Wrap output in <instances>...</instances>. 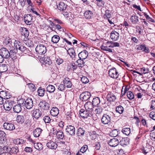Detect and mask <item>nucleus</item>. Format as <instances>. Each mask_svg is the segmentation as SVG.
<instances>
[{
    "label": "nucleus",
    "mask_w": 155,
    "mask_h": 155,
    "mask_svg": "<svg viewBox=\"0 0 155 155\" xmlns=\"http://www.w3.org/2000/svg\"><path fill=\"white\" fill-rule=\"evenodd\" d=\"M64 25L55 24L54 26L55 27V28H56V29H57L58 30L61 31H62L61 29H63V27L62 26Z\"/></svg>",
    "instance_id": "nucleus-62"
},
{
    "label": "nucleus",
    "mask_w": 155,
    "mask_h": 155,
    "mask_svg": "<svg viewBox=\"0 0 155 155\" xmlns=\"http://www.w3.org/2000/svg\"><path fill=\"white\" fill-rule=\"evenodd\" d=\"M124 109L121 105H119L116 108L115 111L117 113L119 114H122L124 111Z\"/></svg>",
    "instance_id": "nucleus-40"
},
{
    "label": "nucleus",
    "mask_w": 155,
    "mask_h": 155,
    "mask_svg": "<svg viewBox=\"0 0 155 155\" xmlns=\"http://www.w3.org/2000/svg\"><path fill=\"white\" fill-rule=\"evenodd\" d=\"M43 120L45 123H48L50 122L51 119L48 116H46L44 117Z\"/></svg>",
    "instance_id": "nucleus-59"
},
{
    "label": "nucleus",
    "mask_w": 155,
    "mask_h": 155,
    "mask_svg": "<svg viewBox=\"0 0 155 155\" xmlns=\"http://www.w3.org/2000/svg\"><path fill=\"white\" fill-rule=\"evenodd\" d=\"M0 54L5 59L8 58L11 56L9 51L5 48H2L0 49Z\"/></svg>",
    "instance_id": "nucleus-6"
},
{
    "label": "nucleus",
    "mask_w": 155,
    "mask_h": 155,
    "mask_svg": "<svg viewBox=\"0 0 155 155\" xmlns=\"http://www.w3.org/2000/svg\"><path fill=\"white\" fill-rule=\"evenodd\" d=\"M67 7V5L66 4L63 2H61L59 3L57 6V8L58 10L61 11H64L66 9Z\"/></svg>",
    "instance_id": "nucleus-23"
},
{
    "label": "nucleus",
    "mask_w": 155,
    "mask_h": 155,
    "mask_svg": "<svg viewBox=\"0 0 155 155\" xmlns=\"http://www.w3.org/2000/svg\"><path fill=\"white\" fill-rule=\"evenodd\" d=\"M79 114L81 117L85 119L89 117H91L92 114L86 109H81L79 110Z\"/></svg>",
    "instance_id": "nucleus-8"
},
{
    "label": "nucleus",
    "mask_w": 155,
    "mask_h": 155,
    "mask_svg": "<svg viewBox=\"0 0 155 155\" xmlns=\"http://www.w3.org/2000/svg\"><path fill=\"white\" fill-rule=\"evenodd\" d=\"M8 69V66L6 64H2L0 65V72L1 73L6 71Z\"/></svg>",
    "instance_id": "nucleus-44"
},
{
    "label": "nucleus",
    "mask_w": 155,
    "mask_h": 155,
    "mask_svg": "<svg viewBox=\"0 0 155 155\" xmlns=\"http://www.w3.org/2000/svg\"><path fill=\"white\" fill-rule=\"evenodd\" d=\"M111 11L108 9L106 10L105 11V13L104 14V18H107L109 19L111 18V14L110 12Z\"/></svg>",
    "instance_id": "nucleus-55"
},
{
    "label": "nucleus",
    "mask_w": 155,
    "mask_h": 155,
    "mask_svg": "<svg viewBox=\"0 0 155 155\" xmlns=\"http://www.w3.org/2000/svg\"><path fill=\"white\" fill-rule=\"evenodd\" d=\"M130 139L128 137L122 138L119 143L120 145L123 147H125L129 144Z\"/></svg>",
    "instance_id": "nucleus-20"
},
{
    "label": "nucleus",
    "mask_w": 155,
    "mask_h": 155,
    "mask_svg": "<svg viewBox=\"0 0 155 155\" xmlns=\"http://www.w3.org/2000/svg\"><path fill=\"white\" fill-rule=\"evenodd\" d=\"M97 107V108L95 109L94 110L95 113L97 114H100L103 111V108L100 106Z\"/></svg>",
    "instance_id": "nucleus-47"
},
{
    "label": "nucleus",
    "mask_w": 155,
    "mask_h": 155,
    "mask_svg": "<svg viewBox=\"0 0 155 155\" xmlns=\"http://www.w3.org/2000/svg\"><path fill=\"white\" fill-rule=\"evenodd\" d=\"M114 116V114L112 112L110 111L104 114L101 118V122L104 124H110L111 118Z\"/></svg>",
    "instance_id": "nucleus-1"
},
{
    "label": "nucleus",
    "mask_w": 155,
    "mask_h": 155,
    "mask_svg": "<svg viewBox=\"0 0 155 155\" xmlns=\"http://www.w3.org/2000/svg\"><path fill=\"white\" fill-rule=\"evenodd\" d=\"M20 51L23 52L25 54H28L30 53V51L27 48L24 46L21 45L19 48L18 49Z\"/></svg>",
    "instance_id": "nucleus-33"
},
{
    "label": "nucleus",
    "mask_w": 155,
    "mask_h": 155,
    "mask_svg": "<svg viewBox=\"0 0 155 155\" xmlns=\"http://www.w3.org/2000/svg\"><path fill=\"white\" fill-rule=\"evenodd\" d=\"M150 136L151 139V141L150 142L151 144H152V147L154 148L155 146V143L154 142L155 141V133L154 132L151 133L150 134Z\"/></svg>",
    "instance_id": "nucleus-25"
},
{
    "label": "nucleus",
    "mask_w": 155,
    "mask_h": 155,
    "mask_svg": "<svg viewBox=\"0 0 155 155\" xmlns=\"http://www.w3.org/2000/svg\"><path fill=\"white\" fill-rule=\"evenodd\" d=\"M21 34L23 35L25 38H27L29 36V32L28 31L26 28H23L22 29L21 31Z\"/></svg>",
    "instance_id": "nucleus-35"
},
{
    "label": "nucleus",
    "mask_w": 155,
    "mask_h": 155,
    "mask_svg": "<svg viewBox=\"0 0 155 155\" xmlns=\"http://www.w3.org/2000/svg\"><path fill=\"white\" fill-rule=\"evenodd\" d=\"M25 118L22 115H18L16 118L17 122L21 124L23 123L25 121Z\"/></svg>",
    "instance_id": "nucleus-38"
},
{
    "label": "nucleus",
    "mask_w": 155,
    "mask_h": 155,
    "mask_svg": "<svg viewBox=\"0 0 155 155\" xmlns=\"http://www.w3.org/2000/svg\"><path fill=\"white\" fill-rule=\"evenodd\" d=\"M88 54L87 51L86 50H84L78 54V56L79 59L84 60L87 57Z\"/></svg>",
    "instance_id": "nucleus-17"
},
{
    "label": "nucleus",
    "mask_w": 155,
    "mask_h": 155,
    "mask_svg": "<svg viewBox=\"0 0 155 155\" xmlns=\"http://www.w3.org/2000/svg\"><path fill=\"white\" fill-rule=\"evenodd\" d=\"M63 84L65 87L68 88L72 87L73 85L71 81H70V79L67 77H66L63 80Z\"/></svg>",
    "instance_id": "nucleus-16"
},
{
    "label": "nucleus",
    "mask_w": 155,
    "mask_h": 155,
    "mask_svg": "<svg viewBox=\"0 0 155 155\" xmlns=\"http://www.w3.org/2000/svg\"><path fill=\"white\" fill-rule=\"evenodd\" d=\"M3 126L5 129L10 131L13 130L15 129L14 124L10 123L5 122L4 123Z\"/></svg>",
    "instance_id": "nucleus-13"
},
{
    "label": "nucleus",
    "mask_w": 155,
    "mask_h": 155,
    "mask_svg": "<svg viewBox=\"0 0 155 155\" xmlns=\"http://www.w3.org/2000/svg\"><path fill=\"white\" fill-rule=\"evenodd\" d=\"M109 74L111 78L114 79L117 78L119 75L118 72L115 68H112L109 70Z\"/></svg>",
    "instance_id": "nucleus-9"
},
{
    "label": "nucleus",
    "mask_w": 155,
    "mask_h": 155,
    "mask_svg": "<svg viewBox=\"0 0 155 155\" xmlns=\"http://www.w3.org/2000/svg\"><path fill=\"white\" fill-rule=\"evenodd\" d=\"M137 46L138 47L137 48V50H142V51L147 53L149 52V48L146 47V45L144 44H141L138 45Z\"/></svg>",
    "instance_id": "nucleus-22"
},
{
    "label": "nucleus",
    "mask_w": 155,
    "mask_h": 155,
    "mask_svg": "<svg viewBox=\"0 0 155 155\" xmlns=\"http://www.w3.org/2000/svg\"><path fill=\"white\" fill-rule=\"evenodd\" d=\"M56 137L59 140L62 139L64 137V135L63 132L61 130L58 131H55Z\"/></svg>",
    "instance_id": "nucleus-27"
},
{
    "label": "nucleus",
    "mask_w": 155,
    "mask_h": 155,
    "mask_svg": "<svg viewBox=\"0 0 155 155\" xmlns=\"http://www.w3.org/2000/svg\"><path fill=\"white\" fill-rule=\"evenodd\" d=\"M25 99H23V98L20 99L18 101V105H20L21 107H24L25 106Z\"/></svg>",
    "instance_id": "nucleus-53"
},
{
    "label": "nucleus",
    "mask_w": 155,
    "mask_h": 155,
    "mask_svg": "<svg viewBox=\"0 0 155 155\" xmlns=\"http://www.w3.org/2000/svg\"><path fill=\"white\" fill-rule=\"evenodd\" d=\"M74 114V113L72 112L68 113V114L66 115V118L68 120H70L73 118Z\"/></svg>",
    "instance_id": "nucleus-52"
},
{
    "label": "nucleus",
    "mask_w": 155,
    "mask_h": 155,
    "mask_svg": "<svg viewBox=\"0 0 155 155\" xmlns=\"http://www.w3.org/2000/svg\"><path fill=\"white\" fill-rule=\"evenodd\" d=\"M110 35V37L113 41H115L118 40L119 37V34L118 32L115 31H112Z\"/></svg>",
    "instance_id": "nucleus-18"
},
{
    "label": "nucleus",
    "mask_w": 155,
    "mask_h": 155,
    "mask_svg": "<svg viewBox=\"0 0 155 155\" xmlns=\"http://www.w3.org/2000/svg\"><path fill=\"white\" fill-rule=\"evenodd\" d=\"M25 142V141L21 138H17L13 140L14 143L16 145H21L23 144Z\"/></svg>",
    "instance_id": "nucleus-34"
},
{
    "label": "nucleus",
    "mask_w": 155,
    "mask_h": 155,
    "mask_svg": "<svg viewBox=\"0 0 155 155\" xmlns=\"http://www.w3.org/2000/svg\"><path fill=\"white\" fill-rule=\"evenodd\" d=\"M110 135L112 137H116L118 135V131L117 129L113 130L110 132Z\"/></svg>",
    "instance_id": "nucleus-50"
},
{
    "label": "nucleus",
    "mask_w": 155,
    "mask_h": 155,
    "mask_svg": "<svg viewBox=\"0 0 155 155\" xmlns=\"http://www.w3.org/2000/svg\"><path fill=\"white\" fill-rule=\"evenodd\" d=\"M46 146L49 149L54 150L57 148L58 145L55 142L51 140H48L47 141Z\"/></svg>",
    "instance_id": "nucleus-10"
},
{
    "label": "nucleus",
    "mask_w": 155,
    "mask_h": 155,
    "mask_svg": "<svg viewBox=\"0 0 155 155\" xmlns=\"http://www.w3.org/2000/svg\"><path fill=\"white\" fill-rule=\"evenodd\" d=\"M88 149V146L87 145H84L81 148L80 152L82 153L85 152Z\"/></svg>",
    "instance_id": "nucleus-58"
},
{
    "label": "nucleus",
    "mask_w": 155,
    "mask_h": 155,
    "mask_svg": "<svg viewBox=\"0 0 155 155\" xmlns=\"http://www.w3.org/2000/svg\"><path fill=\"white\" fill-rule=\"evenodd\" d=\"M60 39V37L57 35H54L51 38V41L54 43H58Z\"/></svg>",
    "instance_id": "nucleus-39"
},
{
    "label": "nucleus",
    "mask_w": 155,
    "mask_h": 155,
    "mask_svg": "<svg viewBox=\"0 0 155 155\" xmlns=\"http://www.w3.org/2000/svg\"><path fill=\"white\" fill-rule=\"evenodd\" d=\"M39 109L41 110H49L50 105L48 102L45 101H41L40 102L38 105Z\"/></svg>",
    "instance_id": "nucleus-3"
},
{
    "label": "nucleus",
    "mask_w": 155,
    "mask_h": 155,
    "mask_svg": "<svg viewBox=\"0 0 155 155\" xmlns=\"http://www.w3.org/2000/svg\"><path fill=\"white\" fill-rule=\"evenodd\" d=\"M140 71L141 72V73L138 72L137 73L141 75H143V74H145L148 73L149 71V69L147 68H146L144 67H143L140 68Z\"/></svg>",
    "instance_id": "nucleus-37"
},
{
    "label": "nucleus",
    "mask_w": 155,
    "mask_h": 155,
    "mask_svg": "<svg viewBox=\"0 0 155 155\" xmlns=\"http://www.w3.org/2000/svg\"><path fill=\"white\" fill-rule=\"evenodd\" d=\"M10 152L12 153L17 154L19 152L18 147L17 146H15L12 147L11 148Z\"/></svg>",
    "instance_id": "nucleus-46"
},
{
    "label": "nucleus",
    "mask_w": 155,
    "mask_h": 155,
    "mask_svg": "<svg viewBox=\"0 0 155 155\" xmlns=\"http://www.w3.org/2000/svg\"><path fill=\"white\" fill-rule=\"evenodd\" d=\"M14 48L18 50L21 45V42L18 40H15L14 42Z\"/></svg>",
    "instance_id": "nucleus-48"
},
{
    "label": "nucleus",
    "mask_w": 155,
    "mask_h": 155,
    "mask_svg": "<svg viewBox=\"0 0 155 155\" xmlns=\"http://www.w3.org/2000/svg\"><path fill=\"white\" fill-rule=\"evenodd\" d=\"M36 52L40 54H44L46 51V47L43 45L40 44L38 45L35 48Z\"/></svg>",
    "instance_id": "nucleus-5"
},
{
    "label": "nucleus",
    "mask_w": 155,
    "mask_h": 155,
    "mask_svg": "<svg viewBox=\"0 0 155 155\" xmlns=\"http://www.w3.org/2000/svg\"><path fill=\"white\" fill-rule=\"evenodd\" d=\"M53 21L54 22H55V24L58 23V24L61 25H64V23H63L62 21L61 20L58 18H53Z\"/></svg>",
    "instance_id": "nucleus-57"
},
{
    "label": "nucleus",
    "mask_w": 155,
    "mask_h": 155,
    "mask_svg": "<svg viewBox=\"0 0 155 155\" xmlns=\"http://www.w3.org/2000/svg\"><path fill=\"white\" fill-rule=\"evenodd\" d=\"M150 148L151 147L150 145H147V147H143L141 149V151L143 153L146 154L150 151L151 150Z\"/></svg>",
    "instance_id": "nucleus-31"
},
{
    "label": "nucleus",
    "mask_w": 155,
    "mask_h": 155,
    "mask_svg": "<svg viewBox=\"0 0 155 155\" xmlns=\"http://www.w3.org/2000/svg\"><path fill=\"white\" fill-rule=\"evenodd\" d=\"M94 107L92 102L90 101L87 102L84 105L85 109L92 114L93 112V108Z\"/></svg>",
    "instance_id": "nucleus-14"
},
{
    "label": "nucleus",
    "mask_w": 155,
    "mask_h": 155,
    "mask_svg": "<svg viewBox=\"0 0 155 155\" xmlns=\"http://www.w3.org/2000/svg\"><path fill=\"white\" fill-rule=\"evenodd\" d=\"M38 95L39 96L42 97L44 95L45 90L42 89L41 87H39L38 90Z\"/></svg>",
    "instance_id": "nucleus-49"
},
{
    "label": "nucleus",
    "mask_w": 155,
    "mask_h": 155,
    "mask_svg": "<svg viewBox=\"0 0 155 155\" xmlns=\"http://www.w3.org/2000/svg\"><path fill=\"white\" fill-rule=\"evenodd\" d=\"M119 143V142L118 140L115 138L110 139L108 143L109 145L112 147L117 146Z\"/></svg>",
    "instance_id": "nucleus-19"
},
{
    "label": "nucleus",
    "mask_w": 155,
    "mask_h": 155,
    "mask_svg": "<svg viewBox=\"0 0 155 155\" xmlns=\"http://www.w3.org/2000/svg\"><path fill=\"white\" fill-rule=\"evenodd\" d=\"M14 103V101H11L10 100H6L4 104V108L6 110H9L12 109Z\"/></svg>",
    "instance_id": "nucleus-7"
},
{
    "label": "nucleus",
    "mask_w": 155,
    "mask_h": 155,
    "mask_svg": "<svg viewBox=\"0 0 155 155\" xmlns=\"http://www.w3.org/2000/svg\"><path fill=\"white\" fill-rule=\"evenodd\" d=\"M81 81L83 83L85 84L89 82L88 79L85 76H83L81 78Z\"/></svg>",
    "instance_id": "nucleus-60"
},
{
    "label": "nucleus",
    "mask_w": 155,
    "mask_h": 155,
    "mask_svg": "<svg viewBox=\"0 0 155 155\" xmlns=\"http://www.w3.org/2000/svg\"><path fill=\"white\" fill-rule=\"evenodd\" d=\"M43 61L46 64H47L48 65H50L52 63L51 61L50 58L48 57H45Z\"/></svg>",
    "instance_id": "nucleus-51"
},
{
    "label": "nucleus",
    "mask_w": 155,
    "mask_h": 155,
    "mask_svg": "<svg viewBox=\"0 0 155 155\" xmlns=\"http://www.w3.org/2000/svg\"><path fill=\"white\" fill-rule=\"evenodd\" d=\"M42 131V130L40 128L36 129L33 131V134L34 136L36 137H39Z\"/></svg>",
    "instance_id": "nucleus-26"
},
{
    "label": "nucleus",
    "mask_w": 155,
    "mask_h": 155,
    "mask_svg": "<svg viewBox=\"0 0 155 155\" xmlns=\"http://www.w3.org/2000/svg\"><path fill=\"white\" fill-rule=\"evenodd\" d=\"M65 131L67 134L71 136L75 135V129L74 126L71 125H68L66 127Z\"/></svg>",
    "instance_id": "nucleus-2"
},
{
    "label": "nucleus",
    "mask_w": 155,
    "mask_h": 155,
    "mask_svg": "<svg viewBox=\"0 0 155 155\" xmlns=\"http://www.w3.org/2000/svg\"><path fill=\"white\" fill-rule=\"evenodd\" d=\"M100 103V101L99 97H96L94 98L92 100V103L94 107L99 106L98 105Z\"/></svg>",
    "instance_id": "nucleus-29"
},
{
    "label": "nucleus",
    "mask_w": 155,
    "mask_h": 155,
    "mask_svg": "<svg viewBox=\"0 0 155 155\" xmlns=\"http://www.w3.org/2000/svg\"><path fill=\"white\" fill-rule=\"evenodd\" d=\"M94 12L92 11L87 10L85 11L84 13V16L86 19H91L93 16Z\"/></svg>",
    "instance_id": "nucleus-15"
},
{
    "label": "nucleus",
    "mask_w": 155,
    "mask_h": 155,
    "mask_svg": "<svg viewBox=\"0 0 155 155\" xmlns=\"http://www.w3.org/2000/svg\"><path fill=\"white\" fill-rule=\"evenodd\" d=\"M122 132L126 135L128 136L129 135L130 132V129L129 128H124L121 131Z\"/></svg>",
    "instance_id": "nucleus-45"
},
{
    "label": "nucleus",
    "mask_w": 155,
    "mask_h": 155,
    "mask_svg": "<svg viewBox=\"0 0 155 155\" xmlns=\"http://www.w3.org/2000/svg\"><path fill=\"white\" fill-rule=\"evenodd\" d=\"M18 51V49L15 48L14 47L13 49H12L10 50L9 53L11 54L10 58H11L13 59V56L14 55V54H16L17 52Z\"/></svg>",
    "instance_id": "nucleus-54"
},
{
    "label": "nucleus",
    "mask_w": 155,
    "mask_h": 155,
    "mask_svg": "<svg viewBox=\"0 0 155 155\" xmlns=\"http://www.w3.org/2000/svg\"><path fill=\"white\" fill-rule=\"evenodd\" d=\"M55 90L54 86L52 85H48L46 87V91L49 93H52Z\"/></svg>",
    "instance_id": "nucleus-41"
},
{
    "label": "nucleus",
    "mask_w": 155,
    "mask_h": 155,
    "mask_svg": "<svg viewBox=\"0 0 155 155\" xmlns=\"http://www.w3.org/2000/svg\"><path fill=\"white\" fill-rule=\"evenodd\" d=\"M20 105L17 104L15 106L13 107L14 111L17 113L20 112L21 110V108Z\"/></svg>",
    "instance_id": "nucleus-42"
},
{
    "label": "nucleus",
    "mask_w": 155,
    "mask_h": 155,
    "mask_svg": "<svg viewBox=\"0 0 155 155\" xmlns=\"http://www.w3.org/2000/svg\"><path fill=\"white\" fill-rule=\"evenodd\" d=\"M85 132L84 129L83 127H79L77 131V135L78 136L83 135Z\"/></svg>",
    "instance_id": "nucleus-32"
},
{
    "label": "nucleus",
    "mask_w": 155,
    "mask_h": 155,
    "mask_svg": "<svg viewBox=\"0 0 155 155\" xmlns=\"http://www.w3.org/2000/svg\"><path fill=\"white\" fill-rule=\"evenodd\" d=\"M7 92L6 91H2L0 92V96L4 99L5 96L6 95Z\"/></svg>",
    "instance_id": "nucleus-64"
},
{
    "label": "nucleus",
    "mask_w": 155,
    "mask_h": 155,
    "mask_svg": "<svg viewBox=\"0 0 155 155\" xmlns=\"http://www.w3.org/2000/svg\"><path fill=\"white\" fill-rule=\"evenodd\" d=\"M33 106V103L32 99L31 98L28 97L25 100V106L28 109H31Z\"/></svg>",
    "instance_id": "nucleus-11"
},
{
    "label": "nucleus",
    "mask_w": 155,
    "mask_h": 155,
    "mask_svg": "<svg viewBox=\"0 0 155 155\" xmlns=\"http://www.w3.org/2000/svg\"><path fill=\"white\" fill-rule=\"evenodd\" d=\"M127 96L129 99L132 100L134 98V95L133 93L130 91H128L127 93Z\"/></svg>",
    "instance_id": "nucleus-56"
},
{
    "label": "nucleus",
    "mask_w": 155,
    "mask_h": 155,
    "mask_svg": "<svg viewBox=\"0 0 155 155\" xmlns=\"http://www.w3.org/2000/svg\"><path fill=\"white\" fill-rule=\"evenodd\" d=\"M107 101H109L114 102L116 99V96L115 94L111 92H110L107 95Z\"/></svg>",
    "instance_id": "nucleus-21"
},
{
    "label": "nucleus",
    "mask_w": 155,
    "mask_h": 155,
    "mask_svg": "<svg viewBox=\"0 0 155 155\" xmlns=\"http://www.w3.org/2000/svg\"><path fill=\"white\" fill-rule=\"evenodd\" d=\"M50 113L52 116L54 117L56 116L59 113V110L56 107H53L50 110Z\"/></svg>",
    "instance_id": "nucleus-24"
},
{
    "label": "nucleus",
    "mask_w": 155,
    "mask_h": 155,
    "mask_svg": "<svg viewBox=\"0 0 155 155\" xmlns=\"http://www.w3.org/2000/svg\"><path fill=\"white\" fill-rule=\"evenodd\" d=\"M76 62L78 64V66L79 67L82 68L85 65V62L84 60H82L79 59L76 61Z\"/></svg>",
    "instance_id": "nucleus-43"
},
{
    "label": "nucleus",
    "mask_w": 155,
    "mask_h": 155,
    "mask_svg": "<svg viewBox=\"0 0 155 155\" xmlns=\"http://www.w3.org/2000/svg\"><path fill=\"white\" fill-rule=\"evenodd\" d=\"M32 111V116L36 120L38 119L42 115L41 111L40 109H37Z\"/></svg>",
    "instance_id": "nucleus-12"
},
{
    "label": "nucleus",
    "mask_w": 155,
    "mask_h": 155,
    "mask_svg": "<svg viewBox=\"0 0 155 155\" xmlns=\"http://www.w3.org/2000/svg\"><path fill=\"white\" fill-rule=\"evenodd\" d=\"M34 146L35 148L38 150H42L43 149V145L40 143H35Z\"/></svg>",
    "instance_id": "nucleus-36"
},
{
    "label": "nucleus",
    "mask_w": 155,
    "mask_h": 155,
    "mask_svg": "<svg viewBox=\"0 0 155 155\" xmlns=\"http://www.w3.org/2000/svg\"><path fill=\"white\" fill-rule=\"evenodd\" d=\"M68 54L72 59L74 60L75 59V53L74 49L73 48L69 49V51L68 52Z\"/></svg>",
    "instance_id": "nucleus-30"
},
{
    "label": "nucleus",
    "mask_w": 155,
    "mask_h": 155,
    "mask_svg": "<svg viewBox=\"0 0 155 155\" xmlns=\"http://www.w3.org/2000/svg\"><path fill=\"white\" fill-rule=\"evenodd\" d=\"M98 2L97 3V6L99 7H103L105 4V2L104 1H103L102 0L97 1Z\"/></svg>",
    "instance_id": "nucleus-61"
},
{
    "label": "nucleus",
    "mask_w": 155,
    "mask_h": 155,
    "mask_svg": "<svg viewBox=\"0 0 155 155\" xmlns=\"http://www.w3.org/2000/svg\"><path fill=\"white\" fill-rule=\"evenodd\" d=\"M4 42L6 44H11L12 43V40L9 37L6 38Z\"/></svg>",
    "instance_id": "nucleus-63"
},
{
    "label": "nucleus",
    "mask_w": 155,
    "mask_h": 155,
    "mask_svg": "<svg viewBox=\"0 0 155 155\" xmlns=\"http://www.w3.org/2000/svg\"><path fill=\"white\" fill-rule=\"evenodd\" d=\"M91 96V94L88 91L83 92L80 95V99L82 101H86L89 99Z\"/></svg>",
    "instance_id": "nucleus-4"
},
{
    "label": "nucleus",
    "mask_w": 155,
    "mask_h": 155,
    "mask_svg": "<svg viewBox=\"0 0 155 155\" xmlns=\"http://www.w3.org/2000/svg\"><path fill=\"white\" fill-rule=\"evenodd\" d=\"M130 20L132 23L136 24L139 21L138 17L136 15V14L132 15L130 18Z\"/></svg>",
    "instance_id": "nucleus-28"
}]
</instances>
